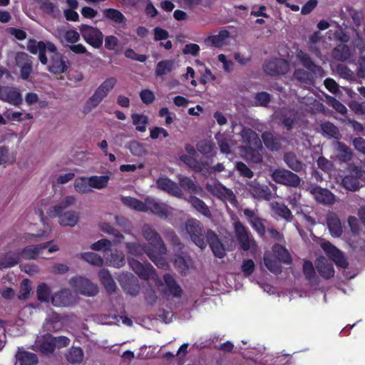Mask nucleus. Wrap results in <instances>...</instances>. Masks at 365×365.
Returning a JSON list of instances; mask_svg holds the SVG:
<instances>
[{"instance_id": "obj_5", "label": "nucleus", "mask_w": 365, "mask_h": 365, "mask_svg": "<svg viewBox=\"0 0 365 365\" xmlns=\"http://www.w3.org/2000/svg\"><path fill=\"white\" fill-rule=\"evenodd\" d=\"M116 83L117 80L114 77L106 78L86 101L85 108L89 112L96 108L114 88Z\"/></svg>"}, {"instance_id": "obj_56", "label": "nucleus", "mask_w": 365, "mask_h": 365, "mask_svg": "<svg viewBox=\"0 0 365 365\" xmlns=\"http://www.w3.org/2000/svg\"><path fill=\"white\" fill-rule=\"evenodd\" d=\"M101 230L106 233L112 235L115 237V242L117 243L121 242L124 238L123 235L116 229H115L109 223L103 222L101 225Z\"/></svg>"}, {"instance_id": "obj_30", "label": "nucleus", "mask_w": 365, "mask_h": 365, "mask_svg": "<svg viewBox=\"0 0 365 365\" xmlns=\"http://www.w3.org/2000/svg\"><path fill=\"white\" fill-rule=\"evenodd\" d=\"M19 255L17 252H8L0 255V270L11 268L19 262Z\"/></svg>"}, {"instance_id": "obj_59", "label": "nucleus", "mask_w": 365, "mask_h": 365, "mask_svg": "<svg viewBox=\"0 0 365 365\" xmlns=\"http://www.w3.org/2000/svg\"><path fill=\"white\" fill-rule=\"evenodd\" d=\"M256 106L267 107L271 101V95L265 91L258 92L255 96Z\"/></svg>"}, {"instance_id": "obj_6", "label": "nucleus", "mask_w": 365, "mask_h": 365, "mask_svg": "<svg viewBox=\"0 0 365 365\" xmlns=\"http://www.w3.org/2000/svg\"><path fill=\"white\" fill-rule=\"evenodd\" d=\"M51 53L48 71L54 75H59L67 71L70 62L59 53L56 46L52 42H48V51Z\"/></svg>"}, {"instance_id": "obj_60", "label": "nucleus", "mask_w": 365, "mask_h": 365, "mask_svg": "<svg viewBox=\"0 0 365 365\" xmlns=\"http://www.w3.org/2000/svg\"><path fill=\"white\" fill-rule=\"evenodd\" d=\"M294 77L299 82L310 84L312 81V77L309 72L298 68L294 71Z\"/></svg>"}, {"instance_id": "obj_51", "label": "nucleus", "mask_w": 365, "mask_h": 365, "mask_svg": "<svg viewBox=\"0 0 365 365\" xmlns=\"http://www.w3.org/2000/svg\"><path fill=\"white\" fill-rule=\"evenodd\" d=\"M91 187L103 189L108 185L110 177L108 175H93L88 178Z\"/></svg>"}, {"instance_id": "obj_13", "label": "nucleus", "mask_w": 365, "mask_h": 365, "mask_svg": "<svg viewBox=\"0 0 365 365\" xmlns=\"http://www.w3.org/2000/svg\"><path fill=\"white\" fill-rule=\"evenodd\" d=\"M242 158L250 165L259 164L263 160L262 143L252 146H240Z\"/></svg>"}, {"instance_id": "obj_4", "label": "nucleus", "mask_w": 365, "mask_h": 365, "mask_svg": "<svg viewBox=\"0 0 365 365\" xmlns=\"http://www.w3.org/2000/svg\"><path fill=\"white\" fill-rule=\"evenodd\" d=\"M116 83L117 80L114 77L106 78L86 101L85 108L89 112L96 108L114 88Z\"/></svg>"}, {"instance_id": "obj_49", "label": "nucleus", "mask_w": 365, "mask_h": 365, "mask_svg": "<svg viewBox=\"0 0 365 365\" xmlns=\"http://www.w3.org/2000/svg\"><path fill=\"white\" fill-rule=\"evenodd\" d=\"M131 118L133 124L135 126L136 130L140 133L146 131V125L148 123V116L143 114L133 113L131 115Z\"/></svg>"}, {"instance_id": "obj_40", "label": "nucleus", "mask_w": 365, "mask_h": 365, "mask_svg": "<svg viewBox=\"0 0 365 365\" xmlns=\"http://www.w3.org/2000/svg\"><path fill=\"white\" fill-rule=\"evenodd\" d=\"M252 194L253 197L259 200H269L271 198V190L267 185H257L252 187Z\"/></svg>"}, {"instance_id": "obj_21", "label": "nucleus", "mask_w": 365, "mask_h": 365, "mask_svg": "<svg viewBox=\"0 0 365 365\" xmlns=\"http://www.w3.org/2000/svg\"><path fill=\"white\" fill-rule=\"evenodd\" d=\"M146 212L150 211L155 215L165 218L168 217V210L163 203L156 201L155 199L147 197L145 199Z\"/></svg>"}, {"instance_id": "obj_35", "label": "nucleus", "mask_w": 365, "mask_h": 365, "mask_svg": "<svg viewBox=\"0 0 365 365\" xmlns=\"http://www.w3.org/2000/svg\"><path fill=\"white\" fill-rule=\"evenodd\" d=\"M37 346L39 350L44 354L53 353L55 350V342L53 336L47 334L37 341Z\"/></svg>"}, {"instance_id": "obj_50", "label": "nucleus", "mask_w": 365, "mask_h": 365, "mask_svg": "<svg viewBox=\"0 0 365 365\" xmlns=\"http://www.w3.org/2000/svg\"><path fill=\"white\" fill-rule=\"evenodd\" d=\"M66 357L67 361L72 364H80L83 359V351L81 347L73 346Z\"/></svg>"}, {"instance_id": "obj_2", "label": "nucleus", "mask_w": 365, "mask_h": 365, "mask_svg": "<svg viewBox=\"0 0 365 365\" xmlns=\"http://www.w3.org/2000/svg\"><path fill=\"white\" fill-rule=\"evenodd\" d=\"M142 234L148 242L147 256L158 267L166 269L168 265L163 257L166 247L160 235L149 225H143Z\"/></svg>"}, {"instance_id": "obj_14", "label": "nucleus", "mask_w": 365, "mask_h": 365, "mask_svg": "<svg viewBox=\"0 0 365 365\" xmlns=\"http://www.w3.org/2000/svg\"><path fill=\"white\" fill-rule=\"evenodd\" d=\"M322 247L327 255L341 268L346 269L349 267V262L344 257L343 252L331 242H327L322 245Z\"/></svg>"}, {"instance_id": "obj_20", "label": "nucleus", "mask_w": 365, "mask_h": 365, "mask_svg": "<svg viewBox=\"0 0 365 365\" xmlns=\"http://www.w3.org/2000/svg\"><path fill=\"white\" fill-rule=\"evenodd\" d=\"M297 58L310 73L317 74L323 72L322 68L320 66L317 65L311 57L303 51L299 50L297 51Z\"/></svg>"}, {"instance_id": "obj_53", "label": "nucleus", "mask_w": 365, "mask_h": 365, "mask_svg": "<svg viewBox=\"0 0 365 365\" xmlns=\"http://www.w3.org/2000/svg\"><path fill=\"white\" fill-rule=\"evenodd\" d=\"M81 257L89 264L98 267L103 264V259L96 253L86 252L81 254Z\"/></svg>"}, {"instance_id": "obj_38", "label": "nucleus", "mask_w": 365, "mask_h": 365, "mask_svg": "<svg viewBox=\"0 0 365 365\" xmlns=\"http://www.w3.org/2000/svg\"><path fill=\"white\" fill-rule=\"evenodd\" d=\"M16 357L20 365H36L38 361L36 354L26 351H18Z\"/></svg>"}, {"instance_id": "obj_32", "label": "nucleus", "mask_w": 365, "mask_h": 365, "mask_svg": "<svg viewBox=\"0 0 365 365\" xmlns=\"http://www.w3.org/2000/svg\"><path fill=\"white\" fill-rule=\"evenodd\" d=\"M163 280L170 294L174 297H181L182 289L170 274H165L163 275Z\"/></svg>"}, {"instance_id": "obj_36", "label": "nucleus", "mask_w": 365, "mask_h": 365, "mask_svg": "<svg viewBox=\"0 0 365 365\" xmlns=\"http://www.w3.org/2000/svg\"><path fill=\"white\" fill-rule=\"evenodd\" d=\"M283 160L286 165L294 172L298 173L302 170L304 165L294 153H285L283 156Z\"/></svg>"}, {"instance_id": "obj_44", "label": "nucleus", "mask_w": 365, "mask_h": 365, "mask_svg": "<svg viewBox=\"0 0 365 365\" xmlns=\"http://www.w3.org/2000/svg\"><path fill=\"white\" fill-rule=\"evenodd\" d=\"M302 272L306 278L311 284L318 283V277L312 262L309 260H305L303 263Z\"/></svg>"}, {"instance_id": "obj_22", "label": "nucleus", "mask_w": 365, "mask_h": 365, "mask_svg": "<svg viewBox=\"0 0 365 365\" xmlns=\"http://www.w3.org/2000/svg\"><path fill=\"white\" fill-rule=\"evenodd\" d=\"M262 138L266 148L272 151H279L282 148V137L274 135L271 132H264L262 134Z\"/></svg>"}, {"instance_id": "obj_63", "label": "nucleus", "mask_w": 365, "mask_h": 365, "mask_svg": "<svg viewBox=\"0 0 365 365\" xmlns=\"http://www.w3.org/2000/svg\"><path fill=\"white\" fill-rule=\"evenodd\" d=\"M109 263L114 267H122L125 263L124 255L123 253H111Z\"/></svg>"}, {"instance_id": "obj_12", "label": "nucleus", "mask_w": 365, "mask_h": 365, "mask_svg": "<svg viewBox=\"0 0 365 365\" xmlns=\"http://www.w3.org/2000/svg\"><path fill=\"white\" fill-rule=\"evenodd\" d=\"M263 70L271 76L284 75L289 70V64L287 60L282 58H272L263 64Z\"/></svg>"}, {"instance_id": "obj_15", "label": "nucleus", "mask_w": 365, "mask_h": 365, "mask_svg": "<svg viewBox=\"0 0 365 365\" xmlns=\"http://www.w3.org/2000/svg\"><path fill=\"white\" fill-rule=\"evenodd\" d=\"M48 42L43 41H37L36 39L30 38L27 41V50L32 54L38 53V59L43 65L48 63V58L46 54V51H48Z\"/></svg>"}, {"instance_id": "obj_9", "label": "nucleus", "mask_w": 365, "mask_h": 365, "mask_svg": "<svg viewBox=\"0 0 365 365\" xmlns=\"http://www.w3.org/2000/svg\"><path fill=\"white\" fill-rule=\"evenodd\" d=\"M79 31L83 39L94 48H100L103 43L104 35L102 31L92 26L81 24Z\"/></svg>"}, {"instance_id": "obj_23", "label": "nucleus", "mask_w": 365, "mask_h": 365, "mask_svg": "<svg viewBox=\"0 0 365 365\" xmlns=\"http://www.w3.org/2000/svg\"><path fill=\"white\" fill-rule=\"evenodd\" d=\"M159 189L165 191L174 196L180 197L182 195L180 188L177 184L168 178H159L156 181Z\"/></svg>"}, {"instance_id": "obj_43", "label": "nucleus", "mask_w": 365, "mask_h": 365, "mask_svg": "<svg viewBox=\"0 0 365 365\" xmlns=\"http://www.w3.org/2000/svg\"><path fill=\"white\" fill-rule=\"evenodd\" d=\"M179 185L182 189L193 194H198L202 191L200 187H198L195 182L188 177H182L179 178Z\"/></svg>"}, {"instance_id": "obj_7", "label": "nucleus", "mask_w": 365, "mask_h": 365, "mask_svg": "<svg viewBox=\"0 0 365 365\" xmlns=\"http://www.w3.org/2000/svg\"><path fill=\"white\" fill-rule=\"evenodd\" d=\"M235 237L241 250L248 251L252 248L257 247L256 241L248 228L245 226L240 220L233 223Z\"/></svg>"}, {"instance_id": "obj_52", "label": "nucleus", "mask_w": 365, "mask_h": 365, "mask_svg": "<svg viewBox=\"0 0 365 365\" xmlns=\"http://www.w3.org/2000/svg\"><path fill=\"white\" fill-rule=\"evenodd\" d=\"M74 189L80 194H86L91 191L89 179L86 178H78L74 182Z\"/></svg>"}, {"instance_id": "obj_64", "label": "nucleus", "mask_w": 365, "mask_h": 365, "mask_svg": "<svg viewBox=\"0 0 365 365\" xmlns=\"http://www.w3.org/2000/svg\"><path fill=\"white\" fill-rule=\"evenodd\" d=\"M32 56L25 52H19L16 56V62L20 68L24 66L32 65Z\"/></svg>"}, {"instance_id": "obj_47", "label": "nucleus", "mask_w": 365, "mask_h": 365, "mask_svg": "<svg viewBox=\"0 0 365 365\" xmlns=\"http://www.w3.org/2000/svg\"><path fill=\"white\" fill-rule=\"evenodd\" d=\"M175 67V63L173 60H163L159 61L155 67L156 76H162L170 73Z\"/></svg>"}, {"instance_id": "obj_33", "label": "nucleus", "mask_w": 365, "mask_h": 365, "mask_svg": "<svg viewBox=\"0 0 365 365\" xmlns=\"http://www.w3.org/2000/svg\"><path fill=\"white\" fill-rule=\"evenodd\" d=\"M264 262L267 269L274 274H279L282 272L281 262L275 258L272 253H265L264 255Z\"/></svg>"}, {"instance_id": "obj_17", "label": "nucleus", "mask_w": 365, "mask_h": 365, "mask_svg": "<svg viewBox=\"0 0 365 365\" xmlns=\"http://www.w3.org/2000/svg\"><path fill=\"white\" fill-rule=\"evenodd\" d=\"M363 176V172L361 168L354 167L350 172V174L346 175L341 180V185L347 190L352 192L356 191L360 188L359 180Z\"/></svg>"}, {"instance_id": "obj_34", "label": "nucleus", "mask_w": 365, "mask_h": 365, "mask_svg": "<svg viewBox=\"0 0 365 365\" xmlns=\"http://www.w3.org/2000/svg\"><path fill=\"white\" fill-rule=\"evenodd\" d=\"M316 267L321 277L326 279H329L334 275L335 271L333 264L324 259H317Z\"/></svg>"}, {"instance_id": "obj_26", "label": "nucleus", "mask_w": 365, "mask_h": 365, "mask_svg": "<svg viewBox=\"0 0 365 365\" xmlns=\"http://www.w3.org/2000/svg\"><path fill=\"white\" fill-rule=\"evenodd\" d=\"M241 140L244 145L243 146H252L260 145L262 140L255 131L251 128H243L240 132Z\"/></svg>"}, {"instance_id": "obj_45", "label": "nucleus", "mask_w": 365, "mask_h": 365, "mask_svg": "<svg viewBox=\"0 0 365 365\" xmlns=\"http://www.w3.org/2000/svg\"><path fill=\"white\" fill-rule=\"evenodd\" d=\"M104 16L116 24H125L127 19L121 11L118 9L109 8L103 10Z\"/></svg>"}, {"instance_id": "obj_16", "label": "nucleus", "mask_w": 365, "mask_h": 365, "mask_svg": "<svg viewBox=\"0 0 365 365\" xmlns=\"http://www.w3.org/2000/svg\"><path fill=\"white\" fill-rule=\"evenodd\" d=\"M128 264L135 273L142 279L148 280L155 272L150 263H141L134 258L128 259Z\"/></svg>"}, {"instance_id": "obj_27", "label": "nucleus", "mask_w": 365, "mask_h": 365, "mask_svg": "<svg viewBox=\"0 0 365 365\" xmlns=\"http://www.w3.org/2000/svg\"><path fill=\"white\" fill-rule=\"evenodd\" d=\"M327 224L330 234L334 237H339L343 233L341 222L335 214L329 215L327 218Z\"/></svg>"}, {"instance_id": "obj_46", "label": "nucleus", "mask_w": 365, "mask_h": 365, "mask_svg": "<svg viewBox=\"0 0 365 365\" xmlns=\"http://www.w3.org/2000/svg\"><path fill=\"white\" fill-rule=\"evenodd\" d=\"M121 201L125 205L136 211L146 212L145 201L143 202L132 197H123Z\"/></svg>"}, {"instance_id": "obj_28", "label": "nucleus", "mask_w": 365, "mask_h": 365, "mask_svg": "<svg viewBox=\"0 0 365 365\" xmlns=\"http://www.w3.org/2000/svg\"><path fill=\"white\" fill-rule=\"evenodd\" d=\"M272 255L284 264L289 265L292 263V257L289 251L282 245L275 244L272 247Z\"/></svg>"}, {"instance_id": "obj_57", "label": "nucleus", "mask_w": 365, "mask_h": 365, "mask_svg": "<svg viewBox=\"0 0 365 365\" xmlns=\"http://www.w3.org/2000/svg\"><path fill=\"white\" fill-rule=\"evenodd\" d=\"M36 3L39 5L40 9L48 15H53L56 10H58L57 6L50 0H36Z\"/></svg>"}, {"instance_id": "obj_18", "label": "nucleus", "mask_w": 365, "mask_h": 365, "mask_svg": "<svg viewBox=\"0 0 365 365\" xmlns=\"http://www.w3.org/2000/svg\"><path fill=\"white\" fill-rule=\"evenodd\" d=\"M309 192L319 204L331 205L335 202L334 195L328 189L314 185L309 188Z\"/></svg>"}, {"instance_id": "obj_3", "label": "nucleus", "mask_w": 365, "mask_h": 365, "mask_svg": "<svg viewBox=\"0 0 365 365\" xmlns=\"http://www.w3.org/2000/svg\"><path fill=\"white\" fill-rule=\"evenodd\" d=\"M76 198L74 196L68 195L63 198L58 205L51 207L47 211L50 217L59 218V223L61 226L74 227L78 222L79 215L76 211H68L63 212L64 210L74 204Z\"/></svg>"}, {"instance_id": "obj_37", "label": "nucleus", "mask_w": 365, "mask_h": 365, "mask_svg": "<svg viewBox=\"0 0 365 365\" xmlns=\"http://www.w3.org/2000/svg\"><path fill=\"white\" fill-rule=\"evenodd\" d=\"M272 208L277 215L287 222H292L293 220L294 215L292 214V212L288 207L284 204L276 202L272 204Z\"/></svg>"}, {"instance_id": "obj_48", "label": "nucleus", "mask_w": 365, "mask_h": 365, "mask_svg": "<svg viewBox=\"0 0 365 365\" xmlns=\"http://www.w3.org/2000/svg\"><path fill=\"white\" fill-rule=\"evenodd\" d=\"M321 39L322 36L320 35V32L315 31L309 36V41L307 42L309 51L319 58L321 57L322 53L319 48L317 46V44L321 41Z\"/></svg>"}, {"instance_id": "obj_25", "label": "nucleus", "mask_w": 365, "mask_h": 365, "mask_svg": "<svg viewBox=\"0 0 365 365\" xmlns=\"http://www.w3.org/2000/svg\"><path fill=\"white\" fill-rule=\"evenodd\" d=\"M98 277L101 284L109 294L115 292L116 284L108 270L106 269H101L98 272Z\"/></svg>"}, {"instance_id": "obj_54", "label": "nucleus", "mask_w": 365, "mask_h": 365, "mask_svg": "<svg viewBox=\"0 0 365 365\" xmlns=\"http://www.w3.org/2000/svg\"><path fill=\"white\" fill-rule=\"evenodd\" d=\"M321 129L324 135L336 139L339 138V130L333 123L325 122L321 125Z\"/></svg>"}, {"instance_id": "obj_1", "label": "nucleus", "mask_w": 365, "mask_h": 365, "mask_svg": "<svg viewBox=\"0 0 365 365\" xmlns=\"http://www.w3.org/2000/svg\"><path fill=\"white\" fill-rule=\"evenodd\" d=\"M185 230L193 243L200 249H205L208 244L215 257L222 259L226 255L225 245L218 235L210 229L205 231L200 220L188 219L185 222Z\"/></svg>"}, {"instance_id": "obj_11", "label": "nucleus", "mask_w": 365, "mask_h": 365, "mask_svg": "<svg viewBox=\"0 0 365 365\" xmlns=\"http://www.w3.org/2000/svg\"><path fill=\"white\" fill-rule=\"evenodd\" d=\"M50 242L38 244L36 245L26 246L18 253L19 258L24 259H36L40 254H43V251L48 248V252L51 253L58 250L57 245L49 246Z\"/></svg>"}, {"instance_id": "obj_61", "label": "nucleus", "mask_w": 365, "mask_h": 365, "mask_svg": "<svg viewBox=\"0 0 365 365\" xmlns=\"http://www.w3.org/2000/svg\"><path fill=\"white\" fill-rule=\"evenodd\" d=\"M36 294L39 301L47 302L50 297L51 289L46 283H41L37 287Z\"/></svg>"}, {"instance_id": "obj_31", "label": "nucleus", "mask_w": 365, "mask_h": 365, "mask_svg": "<svg viewBox=\"0 0 365 365\" xmlns=\"http://www.w3.org/2000/svg\"><path fill=\"white\" fill-rule=\"evenodd\" d=\"M230 37V32L226 29H222L217 35L209 36L206 39L207 43L216 48H221L226 44V41Z\"/></svg>"}, {"instance_id": "obj_42", "label": "nucleus", "mask_w": 365, "mask_h": 365, "mask_svg": "<svg viewBox=\"0 0 365 365\" xmlns=\"http://www.w3.org/2000/svg\"><path fill=\"white\" fill-rule=\"evenodd\" d=\"M332 56L336 61H345L350 58V49L346 44H339L333 49Z\"/></svg>"}, {"instance_id": "obj_55", "label": "nucleus", "mask_w": 365, "mask_h": 365, "mask_svg": "<svg viewBox=\"0 0 365 365\" xmlns=\"http://www.w3.org/2000/svg\"><path fill=\"white\" fill-rule=\"evenodd\" d=\"M120 284L124 291L130 295L135 297L138 294L140 287L136 280L128 279L125 282H121Z\"/></svg>"}, {"instance_id": "obj_8", "label": "nucleus", "mask_w": 365, "mask_h": 365, "mask_svg": "<svg viewBox=\"0 0 365 365\" xmlns=\"http://www.w3.org/2000/svg\"><path fill=\"white\" fill-rule=\"evenodd\" d=\"M271 178L275 182L290 187H297L302 182L298 175L284 168L274 170L271 173Z\"/></svg>"}, {"instance_id": "obj_10", "label": "nucleus", "mask_w": 365, "mask_h": 365, "mask_svg": "<svg viewBox=\"0 0 365 365\" xmlns=\"http://www.w3.org/2000/svg\"><path fill=\"white\" fill-rule=\"evenodd\" d=\"M69 284L77 292L84 296L94 297L98 293L97 284L81 276L72 277Z\"/></svg>"}, {"instance_id": "obj_39", "label": "nucleus", "mask_w": 365, "mask_h": 365, "mask_svg": "<svg viewBox=\"0 0 365 365\" xmlns=\"http://www.w3.org/2000/svg\"><path fill=\"white\" fill-rule=\"evenodd\" d=\"M125 246L128 255L135 257H140L143 254L147 255L148 247L145 244L141 245L138 242H125Z\"/></svg>"}, {"instance_id": "obj_62", "label": "nucleus", "mask_w": 365, "mask_h": 365, "mask_svg": "<svg viewBox=\"0 0 365 365\" xmlns=\"http://www.w3.org/2000/svg\"><path fill=\"white\" fill-rule=\"evenodd\" d=\"M235 169L239 173L240 175L246 178H252L254 173L252 170L243 162L239 161L235 163Z\"/></svg>"}, {"instance_id": "obj_24", "label": "nucleus", "mask_w": 365, "mask_h": 365, "mask_svg": "<svg viewBox=\"0 0 365 365\" xmlns=\"http://www.w3.org/2000/svg\"><path fill=\"white\" fill-rule=\"evenodd\" d=\"M180 160L195 173H201L210 168L208 162L199 161L192 155L183 154L180 156Z\"/></svg>"}, {"instance_id": "obj_29", "label": "nucleus", "mask_w": 365, "mask_h": 365, "mask_svg": "<svg viewBox=\"0 0 365 365\" xmlns=\"http://www.w3.org/2000/svg\"><path fill=\"white\" fill-rule=\"evenodd\" d=\"M186 200L190 203L192 207L195 209L198 212L207 217H211L212 213L209 207L205 202L195 195H190Z\"/></svg>"}, {"instance_id": "obj_41", "label": "nucleus", "mask_w": 365, "mask_h": 365, "mask_svg": "<svg viewBox=\"0 0 365 365\" xmlns=\"http://www.w3.org/2000/svg\"><path fill=\"white\" fill-rule=\"evenodd\" d=\"M70 292L62 289L52 297V303L56 307H66L70 304Z\"/></svg>"}, {"instance_id": "obj_58", "label": "nucleus", "mask_w": 365, "mask_h": 365, "mask_svg": "<svg viewBox=\"0 0 365 365\" xmlns=\"http://www.w3.org/2000/svg\"><path fill=\"white\" fill-rule=\"evenodd\" d=\"M6 101L15 106H19L22 103L23 98L19 91L10 90L6 93Z\"/></svg>"}, {"instance_id": "obj_19", "label": "nucleus", "mask_w": 365, "mask_h": 365, "mask_svg": "<svg viewBox=\"0 0 365 365\" xmlns=\"http://www.w3.org/2000/svg\"><path fill=\"white\" fill-rule=\"evenodd\" d=\"M243 213L252 228L260 237H263L266 232L264 224L265 220L256 215L255 211L249 208L244 209Z\"/></svg>"}]
</instances>
